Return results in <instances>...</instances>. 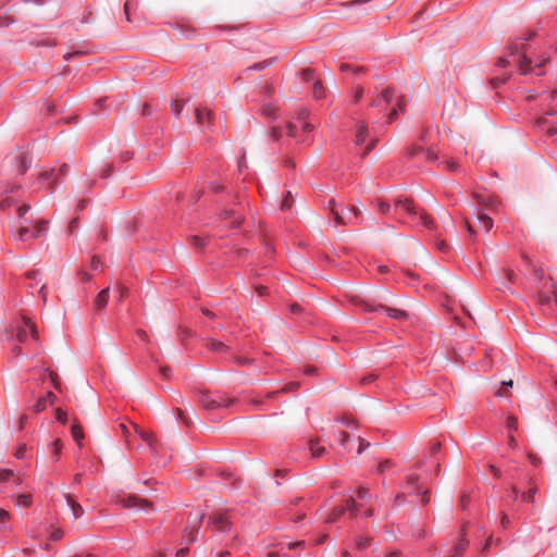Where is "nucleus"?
<instances>
[{"label":"nucleus","mask_w":557,"mask_h":557,"mask_svg":"<svg viewBox=\"0 0 557 557\" xmlns=\"http://www.w3.org/2000/svg\"><path fill=\"white\" fill-rule=\"evenodd\" d=\"M198 403L206 410H216L230 407L235 403V398L225 397L219 393L212 394L208 391H200L198 393Z\"/></svg>","instance_id":"obj_1"},{"label":"nucleus","mask_w":557,"mask_h":557,"mask_svg":"<svg viewBox=\"0 0 557 557\" xmlns=\"http://www.w3.org/2000/svg\"><path fill=\"white\" fill-rule=\"evenodd\" d=\"M360 305L363 307L364 311H368V312L382 311L387 317L395 319V320H407L409 317L408 312L405 310L387 307L384 305L372 306L364 301H361Z\"/></svg>","instance_id":"obj_2"},{"label":"nucleus","mask_w":557,"mask_h":557,"mask_svg":"<svg viewBox=\"0 0 557 557\" xmlns=\"http://www.w3.org/2000/svg\"><path fill=\"white\" fill-rule=\"evenodd\" d=\"M196 123L202 128L207 129L213 125L214 113L206 106H197L194 109Z\"/></svg>","instance_id":"obj_3"},{"label":"nucleus","mask_w":557,"mask_h":557,"mask_svg":"<svg viewBox=\"0 0 557 557\" xmlns=\"http://www.w3.org/2000/svg\"><path fill=\"white\" fill-rule=\"evenodd\" d=\"M395 207L399 211H406L410 215H417L418 212L416 211V208L412 205V201L409 199H399L395 202ZM419 216L423 223L424 226L431 228L433 225V222L430 220V218L424 212H419Z\"/></svg>","instance_id":"obj_4"},{"label":"nucleus","mask_w":557,"mask_h":557,"mask_svg":"<svg viewBox=\"0 0 557 557\" xmlns=\"http://www.w3.org/2000/svg\"><path fill=\"white\" fill-rule=\"evenodd\" d=\"M203 519L202 513H196L195 516H189L188 525L185 530V537L187 539V543H194L196 541L197 533L200 529L201 521Z\"/></svg>","instance_id":"obj_5"},{"label":"nucleus","mask_w":557,"mask_h":557,"mask_svg":"<svg viewBox=\"0 0 557 557\" xmlns=\"http://www.w3.org/2000/svg\"><path fill=\"white\" fill-rule=\"evenodd\" d=\"M123 507L125 508H139V509H146L151 508L150 503L145 499L140 498L136 495H128L120 500Z\"/></svg>","instance_id":"obj_6"},{"label":"nucleus","mask_w":557,"mask_h":557,"mask_svg":"<svg viewBox=\"0 0 557 557\" xmlns=\"http://www.w3.org/2000/svg\"><path fill=\"white\" fill-rule=\"evenodd\" d=\"M24 323H25V326H22V327L17 329V333H16L17 341L20 343H24L25 342L26 336H27V330L26 329H29L32 337L37 341L38 339V331H37V327H36L35 323H33L27 318H24Z\"/></svg>","instance_id":"obj_7"},{"label":"nucleus","mask_w":557,"mask_h":557,"mask_svg":"<svg viewBox=\"0 0 557 557\" xmlns=\"http://www.w3.org/2000/svg\"><path fill=\"white\" fill-rule=\"evenodd\" d=\"M213 525L222 532H225L228 530L230 522L227 520V517L223 512H216L210 517Z\"/></svg>","instance_id":"obj_8"},{"label":"nucleus","mask_w":557,"mask_h":557,"mask_svg":"<svg viewBox=\"0 0 557 557\" xmlns=\"http://www.w3.org/2000/svg\"><path fill=\"white\" fill-rule=\"evenodd\" d=\"M367 137H369V126L364 122H358L355 144L357 146L363 145Z\"/></svg>","instance_id":"obj_9"},{"label":"nucleus","mask_w":557,"mask_h":557,"mask_svg":"<svg viewBox=\"0 0 557 557\" xmlns=\"http://www.w3.org/2000/svg\"><path fill=\"white\" fill-rule=\"evenodd\" d=\"M57 397L52 392H48L46 396L39 398L34 406L36 412H40L46 409L47 405H53Z\"/></svg>","instance_id":"obj_10"},{"label":"nucleus","mask_w":557,"mask_h":557,"mask_svg":"<svg viewBox=\"0 0 557 557\" xmlns=\"http://www.w3.org/2000/svg\"><path fill=\"white\" fill-rule=\"evenodd\" d=\"M109 287L100 290L95 298L94 306L96 310H102L109 300Z\"/></svg>","instance_id":"obj_11"},{"label":"nucleus","mask_w":557,"mask_h":557,"mask_svg":"<svg viewBox=\"0 0 557 557\" xmlns=\"http://www.w3.org/2000/svg\"><path fill=\"white\" fill-rule=\"evenodd\" d=\"M392 98H393V90L391 88H385L382 90V92L375 99H373V101L371 102V106L379 107L382 103H389L392 101Z\"/></svg>","instance_id":"obj_12"},{"label":"nucleus","mask_w":557,"mask_h":557,"mask_svg":"<svg viewBox=\"0 0 557 557\" xmlns=\"http://www.w3.org/2000/svg\"><path fill=\"white\" fill-rule=\"evenodd\" d=\"M65 499L73 512L74 518H76V519L81 518L84 515L83 507L73 499L71 494H66Z\"/></svg>","instance_id":"obj_13"},{"label":"nucleus","mask_w":557,"mask_h":557,"mask_svg":"<svg viewBox=\"0 0 557 557\" xmlns=\"http://www.w3.org/2000/svg\"><path fill=\"white\" fill-rule=\"evenodd\" d=\"M468 546V541L461 536L458 542L455 544L453 552L448 554L446 557H461L462 553Z\"/></svg>","instance_id":"obj_14"},{"label":"nucleus","mask_w":557,"mask_h":557,"mask_svg":"<svg viewBox=\"0 0 557 557\" xmlns=\"http://www.w3.org/2000/svg\"><path fill=\"white\" fill-rule=\"evenodd\" d=\"M47 226H48L47 220H44V219L37 220L34 225V232L32 233V237L37 238V237L42 236L47 231Z\"/></svg>","instance_id":"obj_15"},{"label":"nucleus","mask_w":557,"mask_h":557,"mask_svg":"<svg viewBox=\"0 0 557 557\" xmlns=\"http://www.w3.org/2000/svg\"><path fill=\"white\" fill-rule=\"evenodd\" d=\"M309 449L313 458H321L326 451L317 441H310Z\"/></svg>","instance_id":"obj_16"},{"label":"nucleus","mask_w":557,"mask_h":557,"mask_svg":"<svg viewBox=\"0 0 557 557\" xmlns=\"http://www.w3.org/2000/svg\"><path fill=\"white\" fill-rule=\"evenodd\" d=\"M478 220L480 223V226L483 227L485 232H488L493 227V220L485 213L479 212L478 213Z\"/></svg>","instance_id":"obj_17"},{"label":"nucleus","mask_w":557,"mask_h":557,"mask_svg":"<svg viewBox=\"0 0 557 557\" xmlns=\"http://www.w3.org/2000/svg\"><path fill=\"white\" fill-rule=\"evenodd\" d=\"M513 386V381L512 380H509V381H504L502 383V386L497 389L496 392V396L497 397H507L510 395V388H512Z\"/></svg>","instance_id":"obj_18"},{"label":"nucleus","mask_w":557,"mask_h":557,"mask_svg":"<svg viewBox=\"0 0 557 557\" xmlns=\"http://www.w3.org/2000/svg\"><path fill=\"white\" fill-rule=\"evenodd\" d=\"M67 165L66 164H63L59 170H58V174H57V171L55 170H51V171H47V172H44L41 174V177L45 178V180H48V178H51V177H54L57 180L58 175H65L67 173Z\"/></svg>","instance_id":"obj_19"},{"label":"nucleus","mask_w":557,"mask_h":557,"mask_svg":"<svg viewBox=\"0 0 557 557\" xmlns=\"http://www.w3.org/2000/svg\"><path fill=\"white\" fill-rule=\"evenodd\" d=\"M344 512H345V507H342V506L336 507V508H334V509L331 511V513L327 516V518H326V520H325V521H326L327 523H333V522H335V521H336L341 516H343V515H344Z\"/></svg>","instance_id":"obj_20"},{"label":"nucleus","mask_w":557,"mask_h":557,"mask_svg":"<svg viewBox=\"0 0 557 557\" xmlns=\"http://www.w3.org/2000/svg\"><path fill=\"white\" fill-rule=\"evenodd\" d=\"M71 433H72L74 441L78 445H82V441L84 438V433H83L82 428L78 424H73L71 428Z\"/></svg>","instance_id":"obj_21"},{"label":"nucleus","mask_w":557,"mask_h":557,"mask_svg":"<svg viewBox=\"0 0 557 557\" xmlns=\"http://www.w3.org/2000/svg\"><path fill=\"white\" fill-rule=\"evenodd\" d=\"M313 97L315 99H321L325 95V89L323 87V84L320 81L314 82L313 89H312Z\"/></svg>","instance_id":"obj_22"},{"label":"nucleus","mask_w":557,"mask_h":557,"mask_svg":"<svg viewBox=\"0 0 557 557\" xmlns=\"http://www.w3.org/2000/svg\"><path fill=\"white\" fill-rule=\"evenodd\" d=\"M133 428L135 429L136 433L140 436L143 441L147 442L149 445H152L151 433L139 429L136 424H133Z\"/></svg>","instance_id":"obj_23"},{"label":"nucleus","mask_w":557,"mask_h":557,"mask_svg":"<svg viewBox=\"0 0 557 557\" xmlns=\"http://www.w3.org/2000/svg\"><path fill=\"white\" fill-rule=\"evenodd\" d=\"M332 213L334 215V220L337 223V225H347V224H354V221L351 218L348 220H345L342 214H339L338 211H336L334 208H332Z\"/></svg>","instance_id":"obj_24"},{"label":"nucleus","mask_w":557,"mask_h":557,"mask_svg":"<svg viewBox=\"0 0 557 557\" xmlns=\"http://www.w3.org/2000/svg\"><path fill=\"white\" fill-rule=\"evenodd\" d=\"M531 60L527 55H522L519 61V70L522 74H527L530 71Z\"/></svg>","instance_id":"obj_25"},{"label":"nucleus","mask_w":557,"mask_h":557,"mask_svg":"<svg viewBox=\"0 0 557 557\" xmlns=\"http://www.w3.org/2000/svg\"><path fill=\"white\" fill-rule=\"evenodd\" d=\"M343 507H345V511L348 510L350 512L351 517H356L357 504H356L355 498H352V497L347 498L346 504Z\"/></svg>","instance_id":"obj_26"},{"label":"nucleus","mask_w":557,"mask_h":557,"mask_svg":"<svg viewBox=\"0 0 557 557\" xmlns=\"http://www.w3.org/2000/svg\"><path fill=\"white\" fill-rule=\"evenodd\" d=\"M32 504V495L30 494H22L16 498L17 506L28 507Z\"/></svg>","instance_id":"obj_27"},{"label":"nucleus","mask_w":557,"mask_h":557,"mask_svg":"<svg viewBox=\"0 0 557 557\" xmlns=\"http://www.w3.org/2000/svg\"><path fill=\"white\" fill-rule=\"evenodd\" d=\"M207 346L209 349H211L213 351H222L227 348L222 342L214 341V339L209 341Z\"/></svg>","instance_id":"obj_28"},{"label":"nucleus","mask_w":557,"mask_h":557,"mask_svg":"<svg viewBox=\"0 0 557 557\" xmlns=\"http://www.w3.org/2000/svg\"><path fill=\"white\" fill-rule=\"evenodd\" d=\"M44 370H45V372L49 373V377L53 384V387L58 391H61V383H60L58 374L54 371H50L48 368H45Z\"/></svg>","instance_id":"obj_29"},{"label":"nucleus","mask_w":557,"mask_h":557,"mask_svg":"<svg viewBox=\"0 0 557 557\" xmlns=\"http://www.w3.org/2000/svg\"><path fill=\"white\" fill-rule=\"evenodd\" d=\"M536 492L537 487L532 485L528 492L522 494V499L525 502L534 503Z\"/></svg>","instance_id":"obj_30"},{"label":"nucleus","mask_w":557,"mask_h":557,"mask_svg":"<svg viewBox=\"0 0 557 557\" xmlns=\"http://www.w3.org/2000/svg\"><path fill=\"white\" fill-rule=\"evenodd\" d=\"M29 235V228L27 226L21 225L16 231V238L18 240H26L27 236Z\"/></svg>","instance_id":"obj_31"},{"label":"nucleus","mask_w":557,"mask_h":557,"mask_svg":"<svg viewBox=\"0 0 557 557\" xmlns=\"http://www.w3.org/2000/svg\"><path fill=\"white\" fill-rule=\"evenodd\" d=\"M28 166H29V163L27 161V158L25 156H20L18 157V170H17L18 173L24 174L27 171Z\"/></svg>","instance_id":"obj_32"},{"label":"nucleus","mask_w":557,"mask_h":557,"mask_svg":"<svg viewBox=\"0 0 557 557\" xmlns=\"http://www.w3.org/2000/svg\"><path fill=\"white\" fill-rule=\"evenodd\" d=\"M293 202H294L293 195H292L290 191H287L286 196H285V198H284V200L282 201V205H281L282 210L290 209Z\"/></svg>","instance_id":"obj_33"},{"label":"nucleus","mask_w":557,"mask_h":557,"mask_svg":"<svg viewBox=\"0 0 557 557\" xmlns=\"http://www.w3.org/2000/svg\"><path fill=\"white\" fill-rule=\"evenodd\" d=\"M171 108H172V112L175 115H180L183 111L184 102L182 100H175L172 102Z\"/></svg>","instance_id":"obj_34"},{"label":"nucleus","mask_w":557,"mask_h":557,"mask_svg":"<svg viewBox=\"0 0 557 557\" xmlns=\"http://www.w3.org/2000/svg\"><path fill=\"white\" fill-rule=\"evenodd\" d=\"M506 425L510 432L516 431L518 428V420L513 416H509L506 421Z\"/></svg>","instance_id":"obj_35"},{"label":"nucleus","mask_w":557,"mask_h":557,"mask_svg":"<svg viewBox=\"0 0 557 557\" xmlns=\"http://www.w3.org/2000/svg\"><path fill=\"white\" fill-rule=\"evenodd\" d=\"M376 137H371L369 144L367 145L364 151L361 153V157L364 158L375 146L377 143Z\"/></svg>","instance_id":"obj_36"},{"label":"nucleus","mask_w":557,"mask_h":557,"mask_svg":"<svg viewBox=\"0 0 557 557\" xmlns=\"http://www.w3.org/2000/svg\"><path fill=\"white\" fill-rule=\"evenodd\" d=\"M422 152H424V149L418 145H413L409 151H408V154L409 157L413 158V157H417L419 154H422Z\"/></svg>","instance_id":"obj_37"},{"label":"nucleus","mask_w":557,"mask_h":557,"mask_svg":"<svg viewBox=\"0 0 557 557\" xmlns=\"http://www.w3.org/2000/svg\"><path fill=\"white\" fill-rule=\"evenodd\" d=\"M189 240L196 248H202L205 246V239L199 236H191Z\"/></svg>","instance_id":"obj_38"},{"label":"nucleus","mask_w":557,"mask_h":557,"mask_svg":"<svg viewBox=\"0 0 557 557\" xmlns=\"http://www.w3.org/2000/svg\"><path fill=\"white\" fill-rule=\"evenodd\" d=\"M475 198H476V200H478V202L480 205H484V206H486L488 208H494L495 207V201L493 199H488V201H486V199L483 198L480 195H475Z\"/></svg>","instance_id":"obj_39"},{"label":"nucleus","mask_w":557,"mask_h":557,"mask_svg":"<svg viewBox=\"0 0 557 557\" xmlns=\"http://www.w3.org/2000/svg\"><path fill=\"white\" fill-rule=\"evenodd\" d=\"M52 447H53V454H54L55 460H58L59 459V455H60L61 449H62L61 441L60 440H55L52 443Z\"/></svg>","instance_id":"obj_40"},{"label":"nucleus","mask_w":557,"mask_h":557,"mask_svg":"<svg viewBox=\"0 0 557 557\" xmlns=\"http://www.w3.org/2000/svg\"><path fill=\"white\" fill-rule=\"evenodd\" d=\"M55 419L65 424L66 423V412L63 411L61 408L55 409Z\"/></svg>","instance_id":"obj_41"},{"label":"nucleus","mask_w":557,"mask_h":557,"mask_svg":"<svg viewBox=\"0 0 557 557\" xmlns=\"http://www.w3.org/2000/svg\"><path fill=\"white\" fill-rule=\"evenodd\" d=\"M29 209H30V206H29V205H27V203H24V205H22L21 207H18V209H17V218H18L20 220L24 219V216H25L26 212H28V211H29Z\"/></svg>","instance_id":"obj_42"},{"label":"nucleus","mask_w":557,"mask_h":557,"mask_svg":"<svg viewBox=\"0 0 557 557\" xmlns=\"http://www.w3.org/2000/svg\"><path fill=\"white\" fill-rule=\"evenodd\" d=\"M13 475V471L9 469L0 470V482L8 481Z\"/></svg>","instance_id":"obj_43"},{"label":"nucleus","mask_w":557,"mask_h":557,"mask_svg":"<svg viewBox=\"0 0 557 557\" xmlns=\"http://www.w3.org/2000/svg\"><path fill=\"white\" fill-rule=\"evenodd\" d=\"M357 495L360 499H366L370 496L369 488L366 486H360L357 490Z\"/></svg>","instance_id":"obj_44"},{"label":"nucleus","mask_w":557,"mask_h":557,"mask_svg":"<svg viewBox=\"0 0 557 557\" xmlns=\"http://www.w3.org/2000/svg\"><path fill=\"white\" fill-rule=\"evenodd\" d=\"M9 519H10V513L4 509H0V529L4 527L5 522Z\"/></svg>","instance_id":"obj_45"},{"label":"nucleus","mask_w":557,"mask_h":557,"mask_svg":"<svg viewBox=\"0 0 557 557\" xmlns=\"http://www.w3.org/2000/svg\"><path fill=\"white\" fill-rule=\"evenodd\" d=\"M370 545V539L369 537H359L357 541V547L359 549H363Z\"/></svg>","instance_id":"obj_46"},{"label":"nucleus","mask_w":557,"mask_h":557,"mask_svg":"<svg viewBox=\"0 0 557 557\" xmlns=\"http://www.w3.org/2000/svg\"><path fill=\"white\" fill-rule=\"evenodd\" d=\"M301 76L304 81L309 82L313 78V71L311 69H304Z\"/></svg>","instance_id":"obj_47"},{"label":"nucleus","mask_w":557,"mask_h":557,"mask_svg":"<svg viewBox=\"0 0 557 557\" xmlns=\"http://www.w3.org/2000/svg\"><path fill=\"white\" fill-rule=\"evenodd\" d=\"M465 226H466V228H467V232H468V234H469V237H470L471 239H474L475 231H474L473 226L471 225V223L469 222V220H468V219H465Z\"/></svg>","instance_id":"obj_48"},{"label":"nucleus","mask_w":557,"mask_h":557,"mask_svg":"<svg viewBox=\"0 0 557 557\" xmlns=\"http://www.w3.org/2000/svg\"><path fill=\"white\" fill-rule=\"evenodd\" d=\"M273 63V60H265L263 62L255 64L251 69L253 70H263L267 66L271 65Z\"/></svg>","instance_id":"obj_49"},{"label":"nucleus","mask_w":557,"mask_h":557,"mask_svg":"<svg viewBox=\"0 0 557 557\" xmlns=\"http://www.w3.org/2000/svg\"><path fill=\"white\" fill-rule=\"evenodd\" d=\"M308 115H309L308 110H307V109H305V108H302V109H300V110L298 111V113H297V119H298V121H299V122H304V121H306V120H307Z\"/></svg>","instance_id":"obj_50"},{"label":"nucleus","mask_w":557,"mask_h":557,"mask_svg":"<svg viewBox=\"0 0 557 557\" xmlns=\"http://www.w3.org/2000/svg\"><path fill=\"white\" fill-rule=\"evenodd\" d=\"M286 128H287V135L289 137H296V125L295 124L287 123Z\"/></svg>","instance_id":"obj_51"},{"label":"nucleus","mask_w":557,"mask_h":557,"mask_svg":"<svg viewBox=\"0 0 557 557\" xmlns=\"http://www.w3.org/2000/svg\"><path fill=\"white\" fill-rule=\"evenodd\" d=\"M509 524H510V520H509L508 516L505 512H503L502 519H500L502 528L507 529L509 527Z\"/></svg>","instance_id":"obj_52"},{"label":"nucleus","mask_w":557,"mask_h":557,"mask_svg":"<svg viewBox=\"0 0 557 557\" xmlns=\"http://www.w3.org/2000/svg\"><path fill=\"white\" fill-rule=\"evenodd\" d=\"M63 536V531L61 529H57L51 533V540L59 541Z\"/></svg>","instance_id":"obj_53"},{"label":"nucleus","mask_w":557,"mask_h":557,"mask_svg":"<svg viewBox=\"0 0 557 557\" xmlns=\"http://www.w3.org/2000/svg\"><path fill=\"white\" fill-rule=\"evenodd\" d=\"M422 156L428 160V161H434L436 160V154L431 151V150H424V152H422Z\"/></svg>","instance_id":"obj_54"},{"label":"nucleus","mask_w":557,"mask_h":557,"mask_svg":"<svg viewBox=\"0 0 557 557\" xmlns=\"http://www.w3.org/2000/svg\"><path fill=\"white\" fill-rule=\"evenodd\" d=\"M377 208L382 213H386L389 210V205L384 201H379Z\"/></svg>","instance_id":"obj_55"},{"label":"nucleus","mask_w":557,"mask_h":557,"mask_svg":"<svg viewBox=\"0 0 557 557\" xmlns=\"http://www.w3.org/2000/svg\"><path fill=\"white\" fill-rule=\"evenodd\" d=\"M13 205V200L11 198H5L0 202V207L2 209H8Z\"/></svg>","instance_id":"obj_56"},{"label":"nucleus","mask_w":557,"mask_h":557,"mask_svg":"<svg viewBox=\"0 0 557 557\" xmlns=\"http://www.w3.org/2000/svg\"><path fill=\"white\" fill-rule=\"evenodd\" d=\"M282 136V129L280 127L274 126L272 128V137L277 140Z\"/></svg>","instance_id":"obj_57"},{"label":"nucleus","mask_w":557,"mask_h":557,"mask_svg":"<svg viewBox=\"0 0 557 557\" xmlns=\"http://www.w3.org/2000/svg\"><path fill=\"white\" fill-rule=\"evenodd\" d=\"M301 123V128L305 133H308V132H311L313 129V125L310 124L309 122L307 121H304V122H300Z\"/></svg>","instance_id":"obj_58"},{"label":"nucleus","mask_w":557,"mask_h":557,"mask_svg":"<svg viewBox=\"0 0 557 557\" xmlns=\"http://www.w3.org/2000/svg\"><path fill=\"white\" fill-rule=\"evenodd\" d=\"M170 372H171V369L169 367H161L160 368V374L164 377V379H170Z\"/></svg>","instance_id":"obj_59"},{"label":"nucleus","mask_w":557,"mask_h":557,"mask_svg":"<svg viewBox=\"0 0 557 557\" xmlns=\"http://www.w3.org/2000/svg\"><path fill=\"white\" fill-rule=\"evenodd\" d=\"M389 466H391V461L384 460L379 465V471L384 472L387 468H389Z\"/></svg>","instance_id":"obj_60"},{"label":"nucleus","mask_w":557,"mask_h":557,"mask_svg":"<svg viewBox=\"0 0 557 557\" xmlns=\"http://www.w3.org/2000/svg\"><path fill=\"white\" fill-rule=\"evenodd\" d=\"M362 96H363V88L361 86H358L355 91V100L359 101Z\"/></svg>","instance_id":"obj_61"},{"label":"nucleus","mask_w":557,"mask_h":557,"mask_svg":"<svg viewBox=\"0 0 557 557\" xmlns=\"http://www.w3.org/2000/svg\"><path fill=\"white\" fill-rule=\"evenodd\" d=\"M39 295H40L42 301L46 302L47 301V287H46V285H42L40 287Z\"/></svg>","instance_id":"obj_62"},{"label":"nucleus","mask_w":557,"mask_h":557,"mask_svg":"<svg viewBox=\"0 0 557 557\" xmlns=\"http://www.w3.org/2000/svg\"><path fill=\"white\" fill-rule=\"evenodd\" d=\"M100 264H101V262H100L99 258L94 257L91 260V268L94 270H98L100 268Z\"/></svg>","instance_id":"obj_63"},{"label":"nucleus","mask_w":557,"mask_h":557,"mask_svg":"<svg viewBox=\"0 0 557 557\" xmlns=\"http://www.w3.org/2000/svg\"><path fill=\"white\" fill-rule=\"evenodd\" d=\"M72 557H97V556L94 554H90V553H79V554L73 555Z\"/></svg>","instance_id":"obj_64"}]
</instances>
